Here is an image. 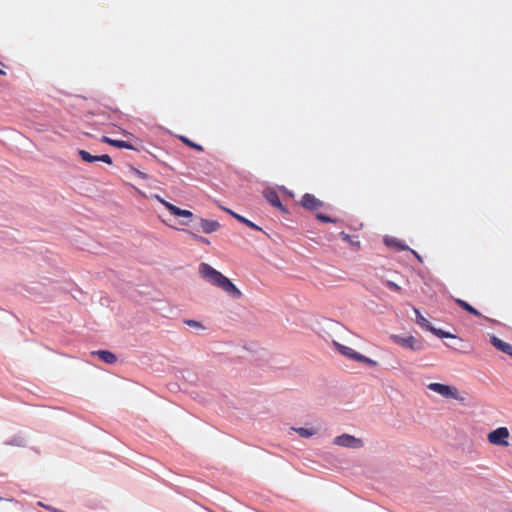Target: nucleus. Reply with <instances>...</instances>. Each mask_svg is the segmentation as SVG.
Returning <instances> with one entry per match:
<instances>
[{
  "mask_svg": "<svg viewBox=\"0 0 512 512\" xmlns=\"http://www.w3.org/2000/svg\"><path fill=\"white\" fill-rule=\"evenodd\" d=\"M490 343L498 350H500L501 352L505 353V354H511L512 353V346L506 342H504L503 340H501L500 338L492 335L490 337Z\"/></svg>",
  "mask_w": 512,
  "mask_h": 512,
  "instance_id": "nucleus-12",
  "label": "nucleus"
},
{
  "mask_svg": "<svg viewBox=\"0 0 512 512\" xmlns=\"http://www.w3.org/2000/svg\"><path fill=\"white\" fill-rule=\"evenodd\" d=\"M384 284L390 290H393V291H396V292L401 291V287L398 284H396L395 282H393V281L387 280V281L384 282Z\"/></svg>",
  "mask_w": 512,
  "mask_h": 512,
  "instance_id": "nucleus-27",
  "label": "nucleus"
},
{
  "mask_svg": "<svg viewBox=\"0 0 512 512\" xmlns=\"http://www.w3.org/2000/svg\"><path fill=\"white\" fill-rule=\"evenodd\" d=\"M413 311L415 313V322L418 326H420L424 330H429L432 326L430 322L421 314L420 310L416 307H413Z\"/></svg>",
  "mask_w": 512,
  "mask_h": 512,
  "instance_id": "nucleus-16",
  "label": "nucleus"
},
{
  "mask_svg": "<svg viewBox=\"0 0 512 512\" xmlns=\"http://www.w3.org/2000/svg\"><path fill=\"white\" fill-rule=\"evenodd\" d=\"M37 505H38L39 507H42V508H44V509H46V510L50 511V512H51V509H56L55 507L50 506V505H46V504H44V503H43V502H41V501L37 502Z\"/></svg>",
  "mask_w": 512,
  "mask_h": 512,
  "instance_id": "nucleus-31",
  "label": "nucleus"
},
{
  "mask_svg": "<svg viewBox=\"0 0 512 512\" xmlns=\"http://www.w3.org/2000/svg\"><path fill=\"white\" fill-rule=\"evenodd\" d=\"M409 251L414 255V257H415V258H416L420 263H422V261H423V260H422V257H421V256H420V255H419L415 250H413V249H411V248H410V250H409Z\"/></svg>",
  "mask_w": 512,
  "mask_h": 512,
  "instance_id": "nucleus-33",
  "label": "nucleus"
},
{
  "mask_svg": "<svg viewBox=\"0 0 512 512\" xmlns=\"http://www.w3.org/2000/svg\"><path fill=\"white\" fill-rule=\"evenodd\" d=\"M156 198L168 209V206H174L173 204L165 201L164 199H162L161 197L159 196H156Z\"/></svg>",
  "mask_w": 512,
  "mask_h": 512,
  "instance_id": "nucleus-32",
  "label": "nucleus"
},
{
  "mask_svg": "<svg viewBox=\"0 0 512 512\" xmlns=\"http://www.w3.org/2000/svg\"><path fill=\"white\" fill-rule=\"evenodd\" d=\"M169 212L178 217H186V218H192L193 213L190 210L181 209L177 206H168Z\"/></svg>",
  "mask_w": 512,
  "mask_h": 512,
  "instance_id": "nucleus-17",
  "label": "nucleus"
},
{
  "mask_svg": "<svg viewBox=\"0 0 512 512\" xmlns=\"http://www.w3.org/2000/svg\"><path fill=\"white\" fill-rule=\"evenodd\" d=\"M198 270L200 276L211 285L221 288L233 299L241 298V291L231 282V280L209 264L201 263Z\"/></svg>",
  "mask_w": 512,
  "mask_h": 512,
  "instance_id": "nucleus-1",
  "label": "nucleus"
},
{
  "mask_svg": "<svg viewBox=\"0 0 512 512\" xmlns=\"http://www.w3.org/2000/svg\"><path fill=\"white\" fill-rule=\"evenodd\" d=\"M283 189H284V191H285V192H287V193H288V195H290L291 197H293V193H292V192H290V191L286 190L284 187H283Z\"/></svg>",
  "mask_w": 512,
  "mask_h": 512,
  "instance_id": "nucleus-34",
  "label": "nucleus"
},
{
  "mask_svg": "<svg viewBox=\"0 0 512 512\" xmlns=\"http://www.w3.org/2000/svg\"><path fill=\"white\" fill-rule=\"evenodd\" d=\"M6 444L22 446L23 445V439L21 437H14L11 440H9Z\"/></svg>",
  "mask_w": 512,
  "mask_h": 512,
  "instance_id": "nucleus-30",
  "label": "nucleus"
},
{
  "mask_svg": "<svg viewBox=\"0 0 512 512\" xmlns=\"http://www.w3.org/2000/svg\"><path fill=\"white\" fill-rule=\"evenodd\" d=\"M339 236L343 241L349 243L356 250L360 249V242L357 240H353L349 234L342 231L339 233Z\"/></svg>",
  "mask_w": 512,
  "mask_h": 512,
  "instance_id": "nucleus-19",
  "label": "nucleus"
},
{
  "mask_svg": "<svg viewBox=\"0 0 512 512\" xmlns=\"http://www.w3.org/2000/svg\"><path fill=\"white\" fill-rule=\"evenodd\" d=\"M263 197L276 209L282 213H288V210L283 206L280 201L279 195L273 188H266L263 190Z\"/></svg>",
  "mask_w": 512,
  "mask_h": 512,
  "instance_id": "nucleus-7",
  "label": "nucleus"
},
{
  "mask_svg": "<svg viewBox=\"0 0 512 512\" xmlns=\"http://www.w3.org/2000/svg\"><path fill=\"white\" fill-rule=\"evenodd\" d=\"M78 155L81 157V159L85 162H89V163H92V162H96L97 161V156H93L91 155L89 152H87L86 150H78Z\"/></svg>",
  "mask_w": 512,
  "mask_h": 512,
  "instance_id": "nucleus-21",
  "label": "nucleus"
},
{
  "mask_svg": "<svg viewBox=\"0 0 512 512\" xmlns=\"http://www.w3.org/2000/svg\"><path fill=\"white\" fill-rule=\"evenodd\" d=\"M186 325L196 328V329H204V326L201 322L191 319H186L183 321Z\"/></svg>",
  "mask_w": 512,
  "mask_h": 512,
  "instance_id": "nucleus-26",
  "label": "nucleus"
},
{
  "mask_svg": "<svg viewBox=\"0 0 512 512\" xmlns=\"http://www.w3.org/2000/svg\"><path fill=\"white\" fill-rule=\"evenodd\" d=\"M438 338H456V335L451 334L450 332H446L442 329L435 328L434 326H431L428 330Z\"/></svg>",
  "mask_w": 512,
  "mask_h": 512,
  "instance_id": "nucleus-18",
  "label": "nucleus"
},
{
  "mask_svg": "<svg viewBox=\"0 0 512 512\" xmlns=\"http://www.w3.org/2000/svg\"><path fill=\"white\" fill-rule=\"evenodd\" d=\"M509 431L506 427H499L488 434V441L494 445L507 446Z\"/></svg>",
  "mask_w": 512,
  "mask_h": 512,
  "instance_id": "nucleus-6",
  "label": "nucleus"
},
{
  "mask_svg": "<svg viewBox=\"0 0 512 512\" xmlns=\"http://www.w3.org/2000/svg\"><path fill=\"white\" fill-rule=\"evenodd\" d=\"M222 209L225 212H227L229 215H231L233 218L238 220L239 222H241V223L245 224L246 226H248L249 228H251L253 230H256V231H262V228L260 226H258L257 224L253 223L252 221L248 220L247 218L243 217L242 215L234 212L233 210H231L229 208H225V207H223Z\"/></svg>",
  "mask_w": 512,
  "mask_h": 512,
  "instance_id": "nucleus-9",
  "label": "nucleus"
},
{
  "mask_svg": "<svg viewBox=\"0 0 512 512\" xmlns=\"http://www.w3.org/2000/svg\"><path fill=\"white\" fill-rule=\"evenodd\" d=\"M390 339L397 345L409 349L414 352H419L424 349V343L421 339H417L412 335L402 336L397 334H392Z\"/></svg>",
  "mask_w": 512,
  "mask_h": 512,
  "instance_id": "nucleus-3",
  "label": "nucleus"
},
{
  "mask_svg": "<svg viewBox=\"0 0 512 512\" xmlns=\"http://www.w3.org/2000/svg\"><path fill=\"white\" fill-rule=\"evenodd\" d=\"M428 389L440 394L444 398L455 399L461 403H465L466 397L462 395L457 388L442 383H430Z\"/></svg>",
  "mask_w": 512,
  "mask_h": 512,
  "instance_id": "nucleus-2",
  "label": "nucleus"
},
{
  "mask_svg": "<svg viewBox=\"0 0 512 512\" xmlns=\"http://www.w3.org/2000/svg\"><path fill=\"white\" fill-rule=\"evenodd\" d=\"M4 74H5V72L0 69V75H4Z\"/></svg>",
  "mask_w": 512,
  "mask_h": 512,
  "instance_id": "nucleus-36",
  "label": "nucleus"
},
{
  "mask_svg": "<svg viewBox=\"0 0 512 512\" xmlns=\"http://www.w3.org/2000/svg\"><path fill=\"white\" fill-rule=\"evenodd\" d=\"M293 430L304 438H309L316 434V431L314 429H308L304 427L293 428Z\"/></svg>",
  "mask_w": 512,
  "mask_h": 512,
  "instance_id": "nucleus-20",
  "label": "nucleus"
},
{
  "mask_svg": "<svg viewBox=\"0 0 512 512\" xmlns=\"http://www.w3.org/2000/svg\"><path fill=\"white\" fill-rule=\"evenodd\" d=\"M183 231L187 234H189L195 241L201 243V244H204V245H209L210 244V241L208 238H205L203 236H200L198 234H195L193 232H191L190 230H186V229H183Z\"/></svg>",
  "mask_w": 512,
  "mask_h": 512,
  "instance_id": "nucleus-22",
  "label": "nucleus"
},
{
  "mask_svg": "<svg viewBox=\"0 0 512 512\" xmlns=\"http://www.w3.org/2000/svg\"><path fill=\"white\" fill-rule=\"evenodd\" d=\"M454 302L463 310L469 312L470 314L476 316V317H482V314L475 309L473 306H471L468 302L460 299V298H453Z\"/></svg>",
  "mask_w": 512,
  "mask_h": 512,
  "instance_id": "nucleus-15",
  "label": "nucleus"
},
{
  "mask_svg": "<svg viewBox=\"0 0 512 512\" xmlns=\"http://www.w3.org/2000/svg\"><path fill=\"white\" fill-rule=\"evenodd\" d=\"M97 161H102L109 165L112 164V158L108 154H103V155L97 156Z\"/></svg>",
  "mask_w": 512,
  "mask_h": 512,
  "instance_id": "nucleus-28",
  "label": "nucleus"
},
{
  "mask_svg": "<svg viewBox=\"0 0 512 512\" xmlns=\"http://www.w3.org/2000/svg\"><path fill=\"white\" fill-rule=\"evenodd\" d=\"M199 221L201 230L206 234L213 233L220 228V223L216 220L200 218Z\"/></svg>",
  "mask_w": 512,
  "mask_h": 512,
  "instance_id": "nucleus-10",
  "label": "nucleus"
},
{
  "mask_svg": "<svg viewBox=\"0 0 512 512\" xmlns=\"http://www.w3.org/2000/svg\"><path fill=\"white\" fill-rule=\"evenodd\" d=\"M356 362H363L367 364L368 366L375 367L377 366V362L369 357H366L365 355H362L361 353L358 356V359Z\"/></svg>",
  "mask_w": 512,
  "mask_h": 512,
  "instance_id": "nucleus-25",
  "label": "nucleus"
},
{
  "mask_svg": "<svg viewBox=\"0 0 512 512\" xmlns=\"http://www.w3.org/2000/svg\"><path fill=\"white\" fill-rule=\"evenodd\" d=\"M130 169H131V172H132L133 174L137 175L138 177H140V178H142V179H148V178H149V176H148L146 173L141 172L140 170H138V169H137V168H135V167H131Z\"/></svg>",
  "mask_w": 512,
  "mask_h": 512,
  "instance_id": "nucleus-29",
  "label": "nucleus"
},
{
  "mask_svg": "<svg viewBox=\"0 0 512 512\" xmlns=\"http://www.w3.org/2000/svg\"><path fill=\"white\" fill-rule=\"evenodd\" d=\"M315 217L318 221L323 222V223H336L338 221L335 218H331V217L326 216L319 212L315 214Z\"/></svg>",
  "mask_w": 512,
  "mask_h": 512,
  "instance_id": "nucleus-24",
  "label": "nucleus"
},
{
  "mask_svg": "<svg viewBox=\"0 0 512 512\" xmlns=\"http://www.w3.org/2000/svg\"><path fill=\"white\" fill-rule=\"evenodd\" d=\"M333 346L344 357L354 360V361H357L358 356L360 354L359 352L355 351L354 349H352L348 346L342 345V344L338 343L337 341H333Z\"/></svg>",
  "mask_w": 512,
  "mask_h": 512,
  "instance_id": "nucleus-8",
  "label": "nucleus"
},
{
  "mask_svg": "<svg viewBox=\"0 0 512 512\" xmlns=\"http://www.w3.org/2000/svg\"><path fill=\"white\" fill-rule=\"evenodd\" d=\"M383 241L387 247H393L397 251L410 250V248L404 242L395 237L385 236Z\"/></svg>",
  "mask_w": 512,
  "mask_h": 512,
  "instance_id": "nucleus-11",
  "label": "nucleus"
},
{
  "mask_svg": "<svg viewBox=\"0 0 512 512\" xmlns=\"http://www.w3.org/2000/svg\"><path fill=\"white\" fill-rule=\"evenodd\" d=\"M93 355H97L104 363L113 364L117 361V357L114 353L108 350H98L92 352Z\"/></svg>",
  "mask_w": 512,
  "mask_h": 512,
  "instance_id": "nucleus-14",
  "label": "nucleus"
},
{
  "mask_svg": "<svg viewBox=\"0 0 512 512\" xmlns=\"http://www.w3.org/2000/svg\"><path fill=\"white\" fill-rule=\"evenodd\" d=\"M333 443L337 446L350 448V449H361L364 446V441L361 438H357L353 435L343 433L333 439Z\"/></svg>",
  "mask_w": 512,
  "mask_h": 512,
  "instance_id": "nucleus-4",
  "label": "nucleus"
},
{
  "mask_svg": "<svg viewBox=\"0 0 512 512\" xmlns=\"http://www.w3.org/2000/svg\"><path fill=\"white\" fill-rule=\"evenodd\" d=\"M101 142L107 143V144H109L111 146H114V147H117V148L130 149V150L135 149L133 147V145L131 143L127 142V141L115 140V139L109 138L107 136H103L101 138Z\"/></svg>",
  "mask_w": 512,
  "mask_h": 512,
  "instance_id": "nucleus-13",
  "label": "nucleus"
},
{
  "mask_svg": "<svg viewBox=\"0 0 512 512\" xmlns=\"http://www.w3.org/2000/svg\"><path fill=\"white\" fill-rule=\"evenodd\" d=\"M300 205L311 212H316L320 208H328L329 205H325V203L318 198L315 197V195L310 193H305L301 197Z\"/></svg>",
  "mask_w": 512,
  "mask_h": 512,
  "instance_id": "nucleus-5",
  "label": "nucleus"
},
{
  "mask_svg": "<svg viewBox=\"0 0 512 512\" xmlns=\"http://www.w3.org/2000/svg\"><path fill=\"white\" fill-rule=\"evenodd\" d=\"M3 498L0 496V501L2 500Z\"/></svg>",
  "mask_w": 512,
  "mask_h": 512,
  "instance_id": "nucleus-37",
  "label": "nucleus"
},
{
  "mask_svg": "<svg viewBox=\"0 0 512 512\" xmlns=\"http://www.w3.org/2000/svg\"><path fill=\"white\" fill-rule=\"evenodd\" d=\"M179 139L184 143L186 144L187 146L191 147V148H194L198 151H203V147L197 143H194L193 141H191L190 139H188L187 137L185 136H180Z\"/></svg>",
  "mask_w": 512,
  "mask_h": 512,
  "instance_id": "nucleus-23",
  "label": "nucleus"
},
{
  "mask_svg": "<svg viewBox=\"0 0 512 512\" xmlns=\"http://www.w3.org/2000/svg\"><path fill=\"white\" fill-rule=\"evenodd\" d=\"M51 512H64V511L56 508V509H51Z\"/></svg>",
  "mask_w": 512,
  "mask_h": 512,
  "instance_id": "nucleus-35",
  "label": "nucleus"
}]
</instances>
